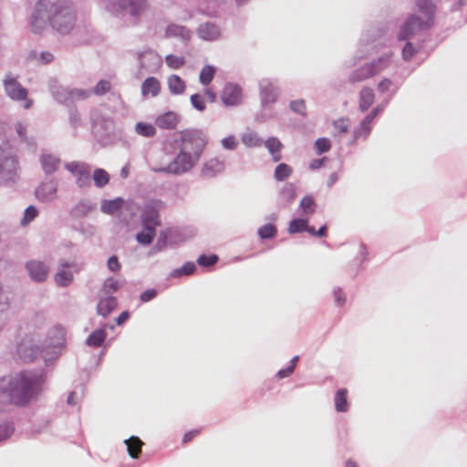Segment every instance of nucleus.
<instances>
[{
	"label": "nucleus",
	"mask_w": 467,
	"mask_h": 467,
	"mask_svg": "<svg viewBox=\"0 0 467 467\" xmlns=\"http://www.w3.org/2000/svg\"><path fill=\"white\" fill-rule=\"evenodd\" d=\"M295 369V364H290V366L285 369H280L277 373V376L280 379L286 378L290 376Z\"/></svg>",
	"instance_id": "nucleus-60"
},
{
	"label": "nucleus",
	"mask_w": 467,
	"mask_h": 467,
	"mask_svg": "<svg viewBox=\"0 0 467 467\" xmlns=\"http://www.w3.org/2000/svg\"><path fill=\"white\" fill-rule=\"evenodd\" d=\"M418 15L411 16L400 27L399 39L405 40L417 31L427 29L433 25L435 8L431 0H417Z\"/></svg>",
	"instance_id": "nucleus-2"
},
{
	"label": "nucleus",
	"mask_w": 467,
	"mask_h": 467,
	"mask_svg": "<svg viewBox=\"0 0 467 467\" xmlns=\"http://www.w3.org/2000/svg\"><path fill=\"white\" fill-rule=\"evenodd\" d=\"M36 196L38 200L43 202H49L57 196V186L53 182L41 183L36 189Z\"/></svg>",
	"instance_id": "nucleus-16"
},
{
	"label": "nucleus",
	"mask_w": 467,
	"mask_h": 467,
	"mask_svg": "<svg viewBox=\"0 0 467 467\" xmlns=\"http://www.w3.org/2000/svg\"><path fill=\"white\" fill-rule=\"evenodd\" d=\"M334 403L336 410L338 412H346L348 410L347 389H340L336 392Z\"/></svg>",
	"instance_id": "nucleus-28"
},
{
	"label": "nucleus",
	"mask_w": 467,
	"mask_h": 467,
	"mask_svg": "<svg viewBox=\"0 0 467 467\" xmlns=\"http://www.w3.org/2000/svg\"><path fill=\"white\" fill-rule=\"evenodd\" d=\"M196 269V266L193 263H186L180 269H176L172 272V276L179 277L183 275H192Z\"/></svg>",
	"instance_id": "nucleus-45"
},
{
	"label": "nucleus",
	"mask_w": 467,
	"mask_h": 467,
	"mask_svg": "<svg viewBox=\"0 0 467 467\" xmlns=\"http://www.w3.org/2000/svg\"><path fill=\"white\" fill-rule=\"evenodd\" d=\"M375 100V95L370 88H363L359 94V109L366 111Z\"/></svg>",
	"instance_id": "nucleus-27"
},
{
	"label": "nucleus",
	"mask_w": 467,
	"mask_h": 467,
	"mask_svg": "<svg viewBox=\"0 0 467 467\" xmlns=\"http://www.w3.org/2000/svg\"><path fill=\"white\" fill-rule=\"evenodd\" d=\"M204 95L208 98L210 102L213 103L216 101L217 95H216V92L213 88H205Z\"/></svg>",
	"instance_id": "nucleus-63"
},
{
	"label": "nucleus",
	"mask_w": 467,
	"mask_h": 467,
	"mask_svg": "<svg viewBox=\"0 0 467 467\" xmlns=\"http://www.w3.org/2000/svg\"><path fill=\"white\" fill-rule=\"evenodd\" d=\"M30 277L36 282L45 281L48 275V267L41 261H30L26 264Z\"/></svg>",
	"instance_id": "nucleus-15"
},
{
	"label": "nucleus",
	"mask_w": 467,
	"mask_h": 467,
	"mask_svg": "<svg viewBox=\"0 0 467 467\" xmlns=\"http://www.w3.org/2000/svg\"><path fill=\"white\" fill-rule=\"evenodd\" d=\"M130 317V315H129V312L127 311H124L122 312L117 318H116V323L117 325L120 326L122 325L123 323H125Z\"/></svg>",
	"instance_id": "nucleus-64"
},
{
	"label": "nucleus",
	"mask_w": 467,
	"mask_h": 467,
	"mask_svg": "<svg viewBox=\"0 0 467 467\" xmlns=\"http://www.w3.org/2000/svg\"><path fill=\"white\" fill-rule=\"evenodd\" d=\"M48 20L51 26L61 34L69 33L76 23V12L67 0H57L48 9Z\"/></svg>",
	"instance_id": "nucleus-3"
},
{
	"label": "nucleus",
	"mask_w": 467,
	"mask_h": 467,
	"mask_svg": "<svg viewBox=\"0 0 467 467\" xmlns=\"http://www.w3.org/2000/svg\"><path fill=\"white\" fill-rule=\"evenodd\" d=\"M47 5L45 1L36 3L31 17V29L34 33H40L47 26Z\"/></svg>",
	"instance_id": "nucleus-9"
},
{
	"label": "nucleus",
	"mask_w": 467,
	"mask_h": 467,
	"mask_svg": "<svg viewBox=\"0 0 467 467\" xmlns=\"http://www.w3.org/2000/svg\"><path fill=\"white\" fill-rule=\"evenodd\" d=\"M308 223V221L306 219H294L290 222L288 232L290 234H296L304 232L306 229V224Z\"/></svg>",
	"instance_id": "nucleus-39"
},
{
	"label": "nucleus",
	"mask_w": 467,
	"mask_h": 467,
	"mask_svg": "<svg viewBox=\"0 0 467 467\" xmlns=\"http://www.w3.org/2000/svg\"><path fill=\"white\" fill-rule=\"evenodd\" d=\"M119 280H117L113 277H109L104 281L101 290L104 294L109 295V294L117 292L119 290Z\"/></svg>",
	"instance_id": "nucleus-42"
},
{
	"label": "nucleus",
	"mask_w": 467,
	"mask_h": 467,
	"mask_svg": "<svg viewBox=\"0 0 467 467\" xmlns=\"http://www.w3.org/2000/svg\"><path fill=\"white\" fill-rule=\"evenodd\" d=\"M108 268L111 271V272H118L120 270V264L119 262V259L116 255H112L109 258L108 260Z\"/></svg>",
	"instance_id": "nucleus-54"
},
{
	"label": "nucleus",
	"mask_w": 467,
	"mask_h": 467,
	"mask_svg": "<svg viewBox=\"0 0 467 467\" xmlns=\"http://www.w3.org/2000/svg\"><path fill=\"white\" fill-rule=\"evenodd\" d=\"M222 145L226 150H234L238 145V141L234 136L231 135L223 139Z\"/></svg>",
	"instance_id": "nucleus-53"
},
{
	"label": "nucleus",
	"mask_w": 467,
	"mask_h": 467,
	"mask_svg": "<svg viewBox=\"0 0 467 467\" xmlns=\"http://www.w3.org/2000/svg\"><path fill=\"white\" fill-rule=\"evenodd\" d=\"M198 35L204 40H215L220 36V29L215 25L206 23L200 26Z\"/></svg>",
	"instance_id": "nucleus-22"
},
{
	"label": "nucleus",
	"mask_w": 467,
	"mask_h": 467,
	"mask_svg": "<svg viewBox=\"0 0 467 467\" xmlns=\"http://www.w3.org/2000/svg\"><path fill=\"white\" fill-rule=\"evenodd\" d=\"M94 183L97 187L101 188L109 183V175L103 169H96L93 173Z\"/></svg>",
	"instance_id": "nucleus-36"
},
{
	"label": "nucleus",
	"mask_w": 467,
	"mask_h": 467,
	"mask_svg": "<svg viewBox=\"0 0 467 467\" xmlns=\"http://www.w3.org/2000/svg\"><path fill=\"white\" fill-rule=\"evenodd\" d=\"M13 432V428L9 425L0 426V441L7 439Z\"/></svg>",
	"instance_id": "nucleus-58"
},
{
	"label": "nucleus",
	"mask_w": 467,
	"mask_h": 467,
	"mask_svg": "<svg viewBox=\"0 0 467 467\" xmlns=\"http://www.w3.org/2000/svg\"><path fill=\"white\" fill-rule=\"evenodd\" d=\"M5 89L7 95L16 100H24V109H27L32 106V100L27 99V90L23 88L16 78L7 75L4 80Z\"/></svg>",
	"instance_id": "nucleus-7"
},
{
	"label": "nucleus",
	"mask_w": 467,
	"mask_h": 467,
	"mask_svg": "<svg viewBox=\"0 0 467 467\" xmlns=\"http://www.w3.org/2000/svg\"><path fill=\"white\" fill-rule=\"evenodd\" d=\"M386 66L387 60L383 57L366 64L350 74L349 82L357 83L370 78L379 73Z\"/></svg>",
	"instance_id": "nucleus-6"
},
{
	"label": "nucleus",
	"mask_w": 467,
	"mask_h": 467,
	"mask_svg": "<svg viewBox=\"0 0 467 467\" xmlns=\"http://www.w3.org/2000/svg\"><path fill=\"white\" fill-rule=\"evenodd\" d=\"M334 127L340 132L346 133L348 130V119H337L333 123Z\"/></svg>",
	"instance_id": "nucleus-55"
},
{
	"label": "nucleus",
	"mask_w": 467,
	"mask_h": 467,
	"mask_svg": "<svg viewBox=\"0 0 467 467\" xmlns=\"http://www.w3.org/2000/svg\"><path fill=\"white\" fill-rule=\"evenodd\" d=\"M89 96L88 90L83 89H73L70 91V97L77 99H85Z\"/></svg>",
	"instance_id": "nucleus-56"
},
{
	"label": "nucleus",
	"mask_w": 467,
	"mask_h": 467,
	"mask_svg": "<svg viewBox=\"0 0 467 467\" xmlns=\"http://www.w3.org/2000/svg\"><path fill=\"white\" fill-rule=\"evenodd\" d=\"M167 85L169 90L173 95H181L186 89V84L184 80L178 75H171L167 79Z\"/></svg>",
	"instance_id": "nucleus-25"
},
{
	"label": "nucleus",
	"mask_w": 467,
	"mask_h": 467,
	"mask_svg": "<svg viewBox=\"0 0 467 467\" xmlns=\"http://www.w3.org/2000/svg\"><path fill=\"white\" fill-rule=\"evenodd\" d=\"M275 234H276V228L272 223L265 224L262 227H260L258 230V234L262 239L272 238L275 235Z\"/></svg>",
	"instance_id": "nucleus-44"
},
{
	"label": "nucleus",
	"mask_w": 467,
	"mask_h": 467,
	"mask_svg": "<svg viewBox=\"0 0 467 467\" xmlns=\"http://www.w3.org/2000/svg\"><path fill=\"white\" fill-rule=\"evenodd\" d=\"M215 67L210 65L203 67L199 75V80L203 86H208L213 79L215 75Z\"/></svg>",
	"instance_id": "nucleus-34"
},
{
	"label": "nucleus",
	"mask_w": 467,
	"mask_h": 467,
	"mask_svg": "<svg viewBox=\"0 0 467 467\" xmlns=\"http://www.w3.org/2000/svg\"><path fill=\"white\" fill-rule=\"evenodd\" d=\"M372 117H366L355 131L356 137H367L371 130Z\"/></svg>",
	"instance_id": "nucleus-41"
},
{
	"label": "nucleus",
	"mask_w": 467,
	"mask_h": 467,
	"mask_svg": "<svg viewBox=\"0 0 467 467\" xmlns=\"http://www.w3.org/2000/svg\"><path fill=\"white\" fill-rule=\"evenodd\" d=\"M392 85V82L388 79V78H384L383 80H381L379 85H378V89L380 91V92H385L387 90L389 89V88L391 87Z\"/></svg>",
	"instance_id": "nucleus-61"
},
{
	"label": "nucleus",
	"mask_w": 467,
	"mask_h": 467,
	"mask_svg": "<svg viewBox=\"0 0 467 467\" xmlns=\"http://www.w3.org/2000/svg\"><path fill=\"white\" fill-rule=\"evenodd\" d=\"M315 147L317 153L321 154L328 151L331 148V144L328 139L320 138L316 140Z\"/></svg>",
	"instance_id": "nucleus-48"
},
{
	"label": "nucleus",
	"mask_w": 467,
	"mask_h": 467,
	"mask_svg": "<svg viewBox=\"0 0 467 467\" xmlns=\"http://www.w3.org/2000/svg\"><path fill=\"white\" fill-rule=\"evenodd\" d=\"M242 141L247 147H259L261 146V140L253 132H247L243 135Z\"/></svg>",
	"instance_id": "nucleus-43"
},
{
	"label": "nucleus",
	"mask_w": 467,
	"mask_h": 467,
	"mask_svg": "<svg viewBox=\"0 0 467 467\" xmlns=\"http://www.w3.org/2000/svg\"><path fill=\"white\" fill-rule=\"evenodd\" d=\"M290 109L296 113H299L301 115H306V105L305 100L303 99H296L291 101Z\"/></svg>",
	"instance_id": "nucleus-49"
},
{
	"label": "nucleus",
	"mask_w": 467,
	"mask_h": 467,
	"mask_svg": "<svg viewBox=\"0 0 467 467\" xmlns=\"http://www.w3.org/2000/svg\"><path fill=\"white\" fill-rule=\"evenodd\" d=\"M156 235V229L152 225H143V230L137 234L136 240L143 244H150Z\"/></svg>",
	"instance_id": "nucleus-29"
},
{
	"label": "nucleus",
	"mask_w": 467,
	"mask_h": 467,
	"mask_svg": "<svg viewBox=\"0 0 467 467\" xmlns=\"http://www.w3.org/2000/svg\"><path fill=\"white\" fill-rule=\"evenodd\" d=\"M260 95L263 105L273 104L278 97L277 87L269 80H263L260 84Z\"/></svg>",
	"instance_id": "nucleus-13"
},
{
	"label": "nucleus",
	"mask_w": 467,
	"mask_h": 467,
	"mask_svg": "<svg viewBox=\"0 0 467 467\" xmlns=\"http://www.w3.org/2000/svg\"><path fill=\"white\" fill-rule=\"evenodd\" d=\"M44 378L36 372H22L16 377L0 379V410L8 405H26L42 389Z\"/></svg>",
	"instance_id": "nucleus-1"
},
{
	"label": "nucleus",
	"mask_w": 467,
	"mask_h": 467,
	"mask_svg": "<svg viewBox=\"0 0 467 467\" xmlns=\"http://www.w3.org/2000/svg\"><path fill=\"white\" fill-rule=\"evenodd\" d=\"M65 341V329L60 326H56L51 330L49 339L45 343L47 347H60Z\"/></svg>",
	"instance_id": "nucleus-24"
},
{
	"label": "nucleus",
	"mask_w": 467,
	"mask_h": 467,
	"mask_svg": "<svg viewBox=\"0 0 467 467\" xmlns=\"http://www.w3.org/2000/svg\"><path fill=\"white\" fill-rule=\"evenodd\" d=\"M221 99L225 106H236L241 103L242 90L235 84H226L222 91Z\"/></svg>",
	"instance_id": "nucleus-11"
},
{
	"label": "nucleus",
	"mask_w": 467,
	"mask_h": 467,
	"mask_svg": "<svg viewBox=\"0 0 467 467\" xmlns=\"http://www.w3.org/2000/svg\"><path fill=\"white\" fill-rule=\"evenodd\" d=\"M122 204H123V200L120 198H117L115 200H110V201H105L101 204V211L104 213L114 214L121 208Z\"/></svg>",
	"instance_id": "nucleus-33"
},
{
	"label": "nucleus",
	"mask_w": 467,
	"mask_h": 467,
	"mask_svg": "<svg viewBox=\"0 0 467 467\" xmlns=\"http://www.w3.org/2000/svg\"><path fill=\"white\" fill-rule=\"evenodd\" d=\"M334 297L338 306H343L346 302V297L341 289H336L334 291Z\"/></svg>",
	"instance_id": "nucleus-59"
},
{
	"label": "nucleus",
	"mask_w": 467,
	"mask_h": 467,
	"mask_svg": "<svg viewBox=\"0 0 467 467\" xmlns=\"http://www.w3.org/2000/svg\"><path fill=\"white\" fill-rule=\"evenodd\" d=\"M300 208L302 213L305 215H310L314 213L316 209V203L311 196H305L300 202Z\"/></svg>",
	"instance_id": "nucleus-37"
},
{
	"label": "nucleus",
	"mask_w": 467,
	"mask_h": 467,
	"mask_svg": "<svg viewBox=\"0 0 467 467\" xmlns=\"http://www.w3.org/2000/svg\"><path fill=\"white\" fill-rule=\"evenodd\" d=\"M118 301L114 296H107L105 298H101L97 306L98 314L107 317L109 316L117 306Z\"/></svg>",
	"instance_id": "nucleus-21"
},
{
	"label": "nucleus",
	"mask_w": 467,
	"mask_h": 467,
	"mask_svg": "<svg viewBox=\"0 0 467 467\" xmlns=\"http://www.w3.org/2000/svg\"><path fill=\"white\" fill-rule=\"evenodd\" d=\"M224 170V161L221 158L214 157L207 160L202 167V175L212 178L223 172Z\"/></svg>",
	"instance_id": "nucleus-14"
},
{
	"label": "nucleus",
	"mask_w": 467,
	"mask_h": 467,
	"mask_svg": "<svg viewBox=\"0 0 467 467\" xmlns=\"http://www.w3.org/2000/svg\"><path fill=\"white\" fill-rule=\"evenodd\" d=\"M218 261V256L215 254L212 255H200L197 259V263L202 266H211Z\"/></svg>",
	"instance_id": "nucleus-51"
},
{
	"label": "nucleus",
	"mask_w": 467,
	"mask_h": 467,
	"mask_svg": "<svg viewBox=\"0 0 467 467\" xmlns=\"http://www.w3.org/2000/svg\"><path fill=\"white\" fill-rule=\"evenodd\" d=\"M292 173V168L285 163H280L275 170V178L276 181H284Z\"/></svg>",
	"instance_id": "nucleus-38"
},
{
	"label": "nucleus",
	"mask_w": 467,
	"mask_h": 467,
	"mask_svg": "<svg viewBox=\"0 0 467 467\" xmlns=\"http://www.w3.org/2000/svg\"><path fill=\"white\" fill-rule=\"evenodd\" d=\"M60 265L62 269L55 275V281L59 286H67L73 281V275L70 271L66 270V268L72 267L73 264L63 262Z\"/></svg>",
	"instance_id": "nucleus-20"
},
{
	"label": "nucleus",
	"mask_w": 467,
	"mask_h": 467,
	"mask_svg": "<svg viewBox=\"0 0 467 467\" xmlns=\"http://www.w3.org/2000/svg\"><path fill=\"white\" fill-rule=\"evenodd\" d=\"M111 88V84L109 80L102 79L95 86L93 92L96 95L101 96L109 92Z\"/></svg>",
	"instance_id": "nucleus-46"
},
{
	"label": "nucleus",
	"mask_w": 467,
	"mask_h": 467,
	"mask_svg": "<svg viewBox=\"0 0 467 467\" xmlns=\"http://www.w3.org/2000/svg\"><path fill=\"white\" fill-rule=\"evenodd\" d=\"M179 116L173 111L165 112L157 117L155 123L161 129L172 130L175 129L179 122Z\"/></svg>",
	"instance_id": "nucleus-18"
},
{
	"label": "nucleus",
	"mask_w": 467,
	"mask_h": 467,
	"mask_svg": "<svg viewBox=\"0 0 467 467\" xmlns=\"http://www.w3.org/2000/svg\"><path fill=\"white\" fill-rule=\"evenodd\" d=\"M417 49L410 42H408L402 49V57L405 60H410L417 53Z\"/></svg>",
	"instance_id": "nucleus-52"
},
{
	"label": "nucleus",
	"mask_w": 467,
	"mask_h": 467,
	"mask_svg": "<svg viewBox=\"0 0 467 467\" xmlns=\"http://www.w3.org/2000/svg\"><path fill=\"white\" fill-rule=\"evenodd\" d=\"M66 168L77 177V183L79 187H85L90 182V169L85 163L72 162L67 164Z\"/></svg>",
	"instance_id": "nucleus-10"
},
{
	"label": "nucleus",
	"mask_w": 467,
	"mask_h": 467,
	"mask_svg": "<svg viewBox=\"0 0 467 467\" xmlns=\"http://www.w3.org/2000/svg\"><path fill=\"white\" fill-rule=\"evenodd\" d=\"M40 349L41 348L35 344V338L26 336L18 343L16 352L22 360L32 361L37 357Z\"/></svg>",
	"instance_id": "nucleus-8"
},
{
	"label": "nucleus",
	"mask_w": 467,
	"mask_h": 467,
	"mask_svg": "<svg viewBox=\"0 0 467 467\" xmlns=\"http://www.w3.org/2000/svg\"><path fill=\"white\" fill-rule=\"evenodd\" d=\"M197 163L198 161L188 153L180 150L177 155L166 166L153 168L152 171L159 173L182 175L189 172Z\"/></svg>",
	"instance_id": "nucleus-5"
},
{
	"label": "nucleus",
	"mask_w": 467,
	"mask_h": 467,
	"mask_svg": "<svg viewBox=\"0 0 467 467\" xmlns=\"http://www.w3.org/2000/svg\"><path fill=\"white\" fill-rule=\"evenodd\" d=\"M161 89V85L159 79L154 77L147 78L141 85V95L143 97H157Z\"/></svg>",
	"instance_id": "nucleus-19"
},
{
	"label": "nucleus",
	"mask_w": 467,
	"mask_h": 467,
	"mask_svg": "<svg viewBox=\"0 0 467 467\" xmlns=\"http://www.w3.org/2000/svg\"><path fill=\"white\" fill-rule=\"evenodd\" d=\"M135 131L143 137L151 138L156 134V129L152 124L145 122H138L135 125Z\"/></svg>",
	"instance_id": "nucleus-35"
},
{
	"label": "nucleus",
	"mask_w": 467,
	"mask_h": 467,
	"mask_svg": "<svg viewBox=\"0 0 467 467\" xmlns=\"http://www.w3.org/2000/svg\"><path fill=\"white\" fill-rule=\"evenodd\" d=\"M191 103L199 111H203L206 109L204 99L200 94L192 95Z\"/></svg>",
	"instance_id": "nucleus-50"
},
{
	"label": "nucleus",
	"mask_w": 467,
	"mask_h": 467,
	"mask_svg": "<svg viewBox=\"0 0 467 467\" xmlns=\"http://www.w3.org/2000/svg\"><path fill=\"white\" fill-rule=\"evenodd\" d=\"M16 160L0 147V172L4 171L11 172L16 169Z\"/></svg>",
	"instance_id": "nucleus-23"
},
{
	"label": "nucleus",
	"mask_w": 467,
	"mask_h": 467,
	"mask_svg": "<svg viewBox=\"0 0 467 467\" xmlns=\"http://www.w3.org/2000/svg\"><path fill=\"white\" fill-rule=\"evenodd\" d=\"M142 225H152L157 227L161 225L158 208L154 204H148L145 206L141 214Z\"/></svg>",
	"instance_id": "nucleus-17"
},
{
	"label": "nucleus",
	"mask_w": 467,
	"mask_h": 467,
	"mask_svg": "<svg viewBox=\"0 0 467 467\" xmlns=\"http://www.w3.org/2000/svg\"><path fill=\"white\" fill-rule=\"evenodd\" d=\"M41 164L44 171L47 174L54 173L60 165V160L51 154H44L41 157Z\"/></svg>",
	"instance_id": "nucleus-26"
},
{
	"label": "nucleus",
	"mask_w": 467,
	"mask_h": 467,
	"mask_svg": "<svg viewBox=\"0 0 467 467\" xmlns=\"http://www.w3.org/2000/svg\"><path fill=\"white\" fill-rule=\"evenodd\" d=\"M207 142V138L202 131H183L180 139V150L188 153L199 162L206 148Z\"/></svg>",
	"instance_id": "nucleus-4"
},
{
	"label": "nucleus",
	"mask_w": 467,
	"mask_h": 467,
	"mask_svg": "<svg viewBox=\"0 0 467 467\" xmlns=\"http://www.w3.org/2000/svg\"><path fill=\"white\" fill-rule=\"evenodd\" d=\"M200 434V430H192L185 433L183 436L182 441L183 443H187L191 441L192 439H194L197 435Z\"/></svg>",
	"instance_id": "nucleus-62"
},
{
	"label": "nucleus",
	"mask_w": 467,
	"mask_h": 467,
	"mask_svg": "<svg viewBox=\"0 0 467 467\" xmlns=\"http://www.w3.org/2000/svg\"><path fill=\"white\" fill-rule=\"evenodd\" d=\"M166 65L171 69H179L185 64L183 57H178L175 55H168L165 57Z\"/></svg>",
	"instance_id": "nucleus-40"
},
{
	"label": "nucleus",
	"mask_w": 467,
	"mask_h": 467,
	"mask_svg": "<svg viewBox=\"0 0 467 467\" xmlns=\"http://www.w3.org/2000/svg\"><path fill=\"white\" fill-rule=\"evenodd\" d=\"M119 8L128 10L133 16H139L149 9L148 0H115Z\"/></svg>",
	"instance_id": "nucleus-12"
},
{
	"label": "nucleus",
	"mask_w": 467,
	"mask_h": 467,
	"mask_svg": "<svg viewBox=\"0 0 467 467\" xmlns=\"http://www.w3.org/2000/svg\"><path fill=\"white\" fill-rule=\"evenodd\" d=\"M107 333L104 329H96L87 338V345L89 347L99 348L105 341Z\"/></svg>",
	"instance_id": "nucleus-32"
},
{
	"label": "nucleus",
	"mask_w": 467,
	"mask_h": 467,
	"mask_svg": "<svg viewBox=\"0 0 467 467\" xmlns=\"http://www.w3.org/2000/svg\"><path fill=\"white\" fill-rule=\"evenodd\" d=\"M127 445V450L131 458L137 459L139 458L141 452V447L143 445V441L136 436H132L130 439L125 441Z\"/></svg>",
	"instance_id": "nucleus-30"
},
{
	"label": "nucleus",
	"mask_w": 467,
	"mask_h": 467,
	"mask_svg": "<svg viewBox=\"0 0 467 467\" xmlns=\"http://www.w3.org/2000/svg\"><path fill=\"white\" fill-rule=\"evenodd\" d=\"M156 296L157 291L155 289H148L140 295V300L142 302H149L151 299H153Z\"/></svg>",
	"instance_id": "nucleus-57"
},
{
	"label": "nucleus",
	"mask_w": 467,
	"mask_h": 467,
	"mask_svg": "<svg viewBox=\"0 0 467 467\" xmlns=\"http://www.w3.org/2000/svg\"><path fill=\"white\" fill-rule=\"evenodd\" d=\"M37 214H38V212L36 207H34L33 205L28 206L25 211L24 217L21 221V223L23 225H26L31 221H33L37 216Z\"/></svg>",
	"instance_id": "nucleus-47"
},
{
	"label": "nucleus",
	"mask_w": 467,
	"mask_h": 467,
	"mask_svg": "<svg viewBox=\"0 0 467 467\" xmlns=\"http://www.w3.org/2000/svg\"><path fill=\"white\" fill-rule=\"evenodd\" d=\"M265 146L272 154L274 161L277 162L281 160L282 156L280 151L283 145L278 139L269 138L268 140H265Z\"/></svg>",
	"instance_id": "nucleus-31"
}]
</instances>
